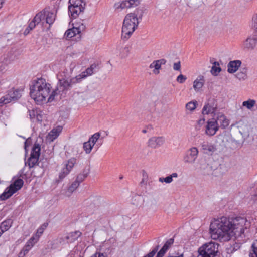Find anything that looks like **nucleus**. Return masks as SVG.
<instances>
[{"instance_id": "47", "label": "nucleus", "mask_w": 257, "mask_h": 257, "mask_svg": "<svg viewBox=\"0 0 257 257\" xmlns=\"http://www.w3.org/2000/svg\"><path fill=\"white\" fill-rule=\"evenodd\" d=\"M187 77L183 74H180L176 78V80L179 83H183L186 80Z\"/></svg>"}, {"instance_id": "58", "label": "nucleus", "mask_w": 257, "mask_h": 257, "mask_svg": "<svg viewBox=\"0 0 257 257\" xmlns=\"http://www.w3.org/2000/svg\"><path fill=\"white\" fill-rule=\"evenodd\" d=\"M168 249H169V247L167 246V245H165V244L163 245V246L161 248L162 250H164L166 252Z\"/></svg>"}, {"instance_id": "43", "label": "nucleus", "mask_w": 257, "mask_h": 257, "mask_svg": "<svg viewBox=\"0 0 257 257\" xmlns=\"http://www.w3.org/2000/svg\"><path fill=\"white\" fill-rule=\"evenodd\" d=\"M11 227V223L9 221H5L3 222L0 224V228L1 230L3 231V233L8 230L9 228Z\"/></svg>"}, {"instance_id": "23", "label": "nucleus", "mask_w": 257, "mask_h": 257, "mask_svg": "<svg viewBox=\"0 0 257 257\" xmlns=\"http://www.w3.org/2000/svg\"><path fill=\"white\" fill-rule=\"evenodd\" d=\"M72 71L69 72L66 68H62L57 74V78L58 80V83L62 82L64 80L69 78L71 77Z\"/></svg>"}, {"instance_id": "13", "label": "nucleus", "mask_w": 257, "mask_h": 257, "mask_svg": "<svg viewBox=\"0 0 257 257\" xmlns=\"http://www.w3.org/2000/svg\"><path fill=\"white\" fill-rule=\"evenodd\" d=\"M82 235L80 231H75L67 233L64 237H61L59 238V242L61 243H72L76 241Z\"/></svg>"}, {"instance_id": "2", "label": "nucleus", "mask_w": 257, "mask_h": 257, "mask_svg": "<svg viewBox=\"0 0 257 257\" xmlns=\"http://www.w3.org/2000/svg\"><path fill=\"white\" fill-rule=\"evenodd\" d=\"M30 90L31 98L37 104L43 103L47 98L48 101L51 102L53 100L56 95V92L52 90L51 84L43 78H39L34 81L31 85Z\"/></svg>"}, {"instance_id": "3", "label": "nucleus", "mask_w": 257, "mask_h": 257, "mask_svg": "<svg viewBox=\"0 0 257 257\" xmlns=\"http://www.w3.org/2000/svg\"><path fill=\"white\" fill-rule=\"evenodd\" d=\"M139 24L138 18L133 13L127 14L123 20L121 30V39L127 40L134 32Z\"/></svg>"}, {"instance_id": "53", "label": "nucleus", "mask_w": 257, "mask_h": 257, "mask_svg": "<svg viewBox=\"0 0 257 257\" xmlns=\"http://www.w3.org/2000/svg\"><path fill=\"white\" fill-rule=\"evenodd\" d=\"M30 250L25 245L21 251L26 255Z\"/></svg>"}, {"instance_id": "54", "label": "nucleus", "mask_w": 257, "mask_h": 257, "mask_svg": "<svg viewBox=\"0 0 257 257\" xmlns=\"http://www.w3.org/2000/svg\"><path fill=\"white\" fill-rule=\"evenodd\" d=\"M7 103H6V101L5 100V98H4V97H2L1 98H0V107H2L3 106V105H5V104H7Z\"/></svg>"}, {"instance_id": "11", "label": "nucleus", "mask_w": 257, "mask_h": 257, "mask_svg": "<svg viewBox=\"0 0 257 257\" xmlns=\"http://www.w3.org/2000/svg\"><path fill=\"white\" fill-rule=\"evenodd\" d=\"M85 28V26L83 24L76 23L75 24V26L66 31L64 36L67 39H71L77 34H80L82 31L84 30Z\"/></svg>"}, {"instance_id": "32", "label": "nucleus", "mask_w": 257, "mask_h": 257, "mask_svg": "<svg viewBox=\"0 0 257 257\" xmlns=\"http://www.w3.org/2000/svg\"><path fill=\"white\" fill-rule=\"evenodd\" d=\"M39 239L33 235L29 240L27 242L25 246L28 248L30 250L34 246V245L38 241Z\"/></svg>"}, {"instance_id": "6", "label": "nucleus", "mask_w": 257, "mask_h": 257, "mask_svg": "<svg viewBox=\"0 0 257 257\" xmlns=\"http://www.w3.org/2000/svg\"><path fill=\"white\" fill-rule=\"evenodd\" d=\"M24 181L21 179H18L15 180L13 183H12L7 187L5 191L1 195V200H6L12 196L15 192L20 190L23 186Z\"/></svg>"}, {"instance_id": "24", "label": "nucleus", "mask_w": 257, "mask_h": 257, "mask_svg": "<svg viewBox=\"0 0 257 257\" xmlns=\"http://www.w3.org/2000/svg\"><path fill=\"white\" fill-rule=\"evenodd\" d=\"M241 62L240 60H236L231 61L227 65V71L229 73H234L237 71L240 67Z\"/></svg>"}, {"instance_id": "60", "label": "nucleus", "mask_w": 257, "mask_h": 257, "mask_svg": "<svg viewBox=\"0 0 257 257\" xmlns=\"http://www.w3.org/2000/svg\"><path fill=\"white\" fill-rule=\"evenodd\" d=\"M3 3V0H0V9L2 8Z\"/></svg>"}, {"instance_id": "42", "label": "nucleus", "mask_w": 257, "mask_h": 257, "mask_svg": "<svg viewBox=\"0 0 257 257\" xmlns=\"http://www.w3.org/2000/svg\"><path fill=\"white\" fill-rule=\"evenodd\" d=\"M148 181V175L145 171H142V179L140 183L141 187L146 186Z\"/></svg>"}, {"instance_id": "37", "label": "nucleus", "mask_w": 257, "mask_h": 257, "mask_svg": "<svg viewBox=\"0 0 257 257\" xmlns=\"http://www.w3.org/2000/svg\"><path fill=\"white\" fill-rule=\"evenodd\" d=\"M70 172V170L64 164L59 172V178L61 179L64 178Z\"/></svg>"}, {"instance_id": "4", "label": "nucleus", "mask_w": 257, "mask_h": 257, "mask_svg": "<svg viewBox=\"0 0 257 257\" xmlns=\"http://www.w3.org/2000/svg\"><path fill=\"white\" fill-rule=\"evenodd\" d=\"M218 249V243L212 241L206 243L199 248L197 257H215Z\"/></svg>"}, {"instance_id": "62", "label": "nucleus", "mask_w": 257, "mask_h": 257, "mask_svg": "<svg viewBox=\"0 0 257 257\" xmlns=\"http://www.w3.org/2000/svg\"><path fill=\"white\" fill-rule=\"evenodd\" d=\"M142 132L143 133H146L147 132V131L146 130H142Z\"/></svg>"}, {"instance_id": "15", "label": "nucleus", "mask_w": 257, "mask_h": 257, "mask_svg": "<svg viewBox=\"0 0 257 257\" xmlns=\"http://www.w3.org/2000/svg\"><path fill=\"white\" fill-rule=\"evenodd\" d=\"M79 83L77 76L73 77H69L66 79L62 82L58 83L60 87L62 88V90H67L72 87L73 85Z\"/></svg>"}, {"instance_id": "50", "label": "nucleus", "mask_w": 257, "mask_h": 257, "mask_svg": "<svg viewBox=\"0 0 257 257\" xmlns=\"http://www.w3.org/2000/svg\"><path fill=\"white\" fill-rule=\"evenodd\" d=\"M173 69L175 70L180 71L181 69V65L180 62L178 61V62L175 63L173 65Z\"/></svg>"}, {"instance_id": "30", "label": "nucleus", "mask_w": 257, "mask_h": 257, "mask_svg": "<svg viewBox=\"0 0 257 257\" xmlns=\"http://www.w3.org/2000/svg\"><path fill=\"white\" fill-rule=\"evenodd\" d=\"M48 226V223L45 222L42 224L37 230L36 232L33 235L37 237L39 239L41 236L43 234L44 230Z\"/></svg>"}, {"instance_id": "27", "label": "nucleus", "mask_w": 257, "mask_h": 257, "mask_svg": "<svg viewBox=\"0 0 257 257\" xmlns=\"http://www.w3.org/2000/svg\"><path fill=\"white\" fill-rule=\"evenodd\" d=\"M44 12H45V21H46V23L49 24L50 25H52L55 20L56 14L49 11Z\"/></svg>"}, {"instance_id": "46", "label": "nucleus", "mask_w": 257, "mask_h": 257, "mask_svg": "<svg viewBox=\"0 0 257 257\" xmlns=\"http://www.w3.org/2000/svg\"><path fill=\"white\" fill-rule=\"evenodd\" d=\"M205 119L204 118H201L197 120L196 125V128L198 130H200L201 127L205 124Z\"/></svg>"}, {"instance_id": "51", "label": "nucleus", "mask_w": 257, "mask_h": 257, "mask_svg": "<svg viewBox=\"0 0 257 257\" xmlns=\"http://www.w3.org/2000/svg\"><path fill=\"white\" fill-rule=\"evenodd\" d=\"M36 25H37V24L35 23V22L33 20H32L29 23L28 27H29L30 30H32L33 29L35 28V27H36Z\"/></svg>"}, {"instance_id": "55", "label": "nucleus", "mask_w": 257, "mask_h": 257, "mask_svg": "<svg viewBox=\"0 0 257 257\" xmlns=\"http://www.w3.org/2000/svg\"><path fill=\"white\" fill-rule=\"evenodd\" d=\"M165 253L166 252L161 249L158 252L156 257H163Z\"/></svg>"}, {"instance_id": "19", "label": "nucleus", "mask_w": 257, "mask_h": 257, "mask_svg": "<svg viewBox=\"0 0 257 257\" xmlns=\"http://www.w3.org/2000/svg\"><path fill=\"white\" fill-rule=\"evenodd\" d=\"M95 67V66L94 64H92L89 67L87 68L85 71L76 75L79 83L87 77L91 76L93 74Z\"/></svg>"}, {"instance_id": "12", "label": "nucleus", "mask_w": 257, "mask_h": 257, "mask_svg": "<svg viewBox=\"0 0 257 257\" xmlns=\"http://www.w3.org/2000/svg\"><path fill=\"white\" fill-rule=\"evenodd\" d=\"M165 142V137L163 136H153L148 140L147 145L152 149H157L163 145Z\"/></svg>"}, {"instance_id": "25", "label": "nucleus", "mask_w": 257, "mask_h": 257, "mask_svg": "<svg viewBox=\"0 0 257 257\" xmlns=\"http://www.w3.org/2000/svg\"><path fill=\"white\" fill-rule=\"evenodd\" d=\"M205 80L202 76H199L193 82V87L195 91L198 92L203 87Z\"/></svg>"}, {"instance_id": "49", "label": "nucleus", "mask_w": 257, "mask_h": 257, "mask_svg": "<svg viewBox=\"0 0 257 257\" xmlns=\"http://www.w3.org/2000/svg\"><path fill=\"white\" fill-rule=\"evenodd\" d=\"M91 257H107V255L106 253H101L100 252H96Z\"/></svg>"}, {"instance_id": "10", "label": "nucleus", "mask_w": 257, "mask_h": 257, "mask_svg": "<svg viewBox=\"0 0 257 257\" xmlns=\"http://www.w3.org/2000/svg\"><path fill=\"white\" fill-rule=\"evenodd\" d=\"M23 91V89H13L10 90L8 93L3 97L6 101V103L8 104L12 101H15L21 98Z\"/></svg>"}, {"instance_id": "52", "label": "nucleus", "mask_w": 257, "mask_h": 257, "mask_svg": "<svg viewBox=\"0 0 257 257\" xmlns=\"http://www.w3.org/2000/svg\"><path fill=\"white\" fill-rule=\"evenodd\" d=\"M174 242V239H170L166 241V242L165 243V245H167V246L169 248L171 246V245Z\"/></svg>"}, {"instance_id": "22", "label": "nucleus", "mask_w": 257, "mask_h": 257, "mask_svg": "<svg viewBox=\"0 0 257 257\" xmlns=\"http://www.w3.org/2000/svg\"><path fill=\"white\" fill-rule=\"evenodd\" d=\"M62 130V127L61 126H58L52 130L47 136V140L49 142H53L56 139Z\"/></svg>"}, {"instance_id": "1", "label": "nucleus", "mask_w": 257, "mask_h": 257, "mask_svg": "<svg viewBox=\"0 0 257 257\" xmlns=\"http://www.w3.org/2000/svg\"><path fill=\"white\" fill-rule=\"evenodd\" d=\"M246 218L236 217L230 220L226 217L214 218L210 222L209 231L213 240L225 242L233 237L241 236L250 226Z\"/></svg>"}, {"instance_id": "57", "label": "nucleus", "mask_w": 257, "mask_h": 257, "mask_svg": "<svg viewBox=\"0 0 257 257\" xmlns=\"http://www.w3.org/2000/svg\"><path fill=\"white\" fill-rule=\"evenodd\" d=\"M31 30H30L29 27H27V28L25 30V31H24V34L25 35H28V34L30 33V32Z\"/></svg>"}, {"instance_id": "41", "label": "nucleus", "mask_w": 257, "mask_h": 257, "mask_svg": "<svg viewBox=\"0 0 257 257\" xmlns=\"http://www.w3.org/2000/svg\"><path fill=\"white\" fill-rule=\"evenodd\" d=\"M93 147L88 141L83 143V148L86 154H90Z\"/></svg>"}, {"instance_id": "56", "label": "nucleus", "mask_w": 257, "mask_h": 257, "mask_svg": "<svg viewBox=\"0 0 257 257\" xmlns=\"http://www.w3.org/2000/svg\"><path fill=\"white\" fill-rule=\"evenodd\" d=\"M6 80L4 79L0 80V91L2 90L4 88V87H3L2 86L4 84V83L5 82Z\"/></svg>"}, {"instance_id": "28", "label": "nucleus", "mask_w": 257, "mask_h": 257, "mask_svg": "<svg viewBox=\"0 0 257 257\" xmlns=\"http://www.w3.org/2000/svg\"><path fill=\"white\" fill-rule=\"evenodd\" d=\"M256 104V101L254 99H248L242 102V106L248 110H251Z\"/></svg>"}, {"instance_id": "9", "label": "nucleus", "mask_w": 257, "mask_h": 257, "mask_svg": "<svg viewBox=\"0 0 257 257\" xmlns=\"http://www.w3.org/2000/svg\"><path fill=\"white\" fill-rule=\"evenodd\" d=\"M199 154V151L196 147H193L188 150L183 157V161L185 163H194Z\"/></svg>"}, {"instance_id": "29", "label": "nucleus", "mask_w": 257, "mask_h": 257, "mask_svg": "<svg viewBox=\"0 0 257 257\" xmlns=\"http://www.w3.org/2000/svg\"><path fill=\"white\" fill-rule=\"evenodd\" d=\"M45 12L43 11L40 12L37 14L35 17L33 19V21L35 22V23L38 25L42 22L43 24L44 23V21H45Z\"/></svg>"}, {"instance_id": "63", "label": "nucleus", "mask_w": 257, "mask_h": 257, "mask_svg": "<svg viewBox=\"0 0 257 257\" xmlns=\"http://www.w3.org/2000/svg\"><path fill=\"white\" fill-rule=\"evenodd\" d=\"M0 229H1L0 228ZM2 234H3V231L1 230H0V236H1V235Z\"/></svg>"}, {"instance_id": "20", "label": "nucleus", "mask_w": 257, "mask_h": 257, "mask_svg": "<svg viewBox=\"0 0 257 257\" xmlns=\"http://www.w3.org/2000/svg\"><path fill=\"white\" fill-rule=\"evenodd\" d=\"M82 181V176L80 175L78 176L75 181H74L67 189V190L66 191L65 195L68 197L70 196L71 194L78 187L80 182Z\"/></svg>"}, {"instance_id": "44", "label": "nucleus", "mask_w": 257, "mask_h": 257, "mask_svg": "<svg viewBox=\"0 0 257 257\" xmlns=\"http://www.w3.org/2000/svg\"><path fill=\"white\" fill-rule=\"evenodd\" d=\"M236 77L240 80H244L247 78V74L246 70H244V71L238 72L236 74Z\"/></svg>"}, {"instance_id": "14", "label": "nucleus", "mask_w": 257, "mask_h": 257, "mask_svg": "<svg viewBox=\"0 0 257 257\" xmlns=\"http://www.w3.org/2000/svg\"><path fill=\"white\" fill-rule=\"evenodd\" d=\"M217 109V102L214 99H209L204 105L202 113L204 115H208L215 112Z\"/></svg>"}, {"instance_id": "38", "label": "nucleus", "mask_w": 257, "mask_h": 257, "mask_svg": "<svg viewBox=\"0 0 257 257\" xmlns=\"http://www.w3.org/2000/svg\"><path fill=\"white\" fill-rule=\"evenodd\" d=\"M249 256V257H257V240L252 243Z\"/></svg>"}, {"instance_id": "35", "label": "nucleus", "mask_w": 257, "mask_h": 257, "mask_svg": "<svg viewBox=\"0 0 257 257\" xmlns=\"http://www.w3.org/2000/svg\"><path fill=\"white\" fill-rule=\"evenodd\" d=\"M221 71V68L219 66V64L218 62H215L212 67L211 70V73L214 76H217L219 72Z\"/></svg>"}, {"instance_id": "21", "label": "nucleus", "mask_w": 257, "mask_h": 257, "mask_svg": "<svg viewBox=\"0 0 257 257\" xmlns=\"http://www.w3.org/2000/svg\"><path fill=\"white\" fill-rule=\"evenodd\" d=\"M29 115L31 120L33 121L41 122L43 119V114L42 111L38 108L29 111Z\"/></svg>"}, {"instance_id": "48", "label": "nucleus", "mask_w": 257, "mask_h": 257, "mask_svg": "<svg viewBox=\"0 0 257 257\" xmlns=\"http://www.w3.org/2000/svg\"><path fill=\"white\" fill-rule=\"evenodd\" d=\"M158 248L159 247L157 246L154 249H153L151 252H149L147 254H146L143 257H154L156 253L158 251Z\"/></svg>"}, {"instance_id": "61", "label": "nucleus", "mask_w": 257, "mask_h": 257, "mask_svg": "<svg viewBox=\"0 0 257 257\" xmlns=\"http://www.w3.org/2000/svg\"><path fill=\"white\" fill-rule=\"evenodd\" d=\"M27 147V141H26L25 142V149H26Z\"/></svg>"}, {"instance_id": "39", "label": "nucleus", "mask_w": 257, "mask_h": 257, "mask_svg": "<svg viewBox=\"0 0 257 257\" xmlns=\"http://www.w3.org/2000/svg\"><path fill=\"white\" fill-rule=\"evenodd\" d=\"M39 158L31 155L27 162L29 167L32 168L35 166L38 163Z\"/></svg>"}, {"instance_id": "33", "label": "nucleus", "mask_w": 257, "mask_h": 257, "mask_svg": "<svg viewBox=\"0 0 257 257\" xmlns=\"http://www.w3.org/2000/svg\"><path fill=\"white\" fill-rule=\"evenodd\" d=\"M178 174L176 173H172L171 175L165 178H160L159 180L160 182H165L166 183H170L173 181V178H177Z\"/></svg>"}, {"instance_id": "5", "label": "nucleus", "mask_w": 257, "mask_h": 257, "mask_svg": "<svg viewBox=\"0 0 257 257\" xmlns=\"http://www.w3.org/2000/svg\"><path fill=\"white\" fill-rule=\"evenodd\" d=\"M86 3L83 0H69L68 12L69 16L76 19L85 8Z\"/></svg>"}, {"instance_id": "8", "label": "nucleus", "mask_w": 257, "mask_h": 257, "mask_svg": "<svg viewBox=\"0 0 257 257\" xmlns=\"http://www.w3.org/2000/svg\"><path fill=\"white\" fill-rule=\"evenodd\" d=\"M219 125L217 123L215 118L208 119L204 126L205 134L209 137L214 136L219 130Z\"/></svg>"}, {"instance_id": "16", "label": "nucleus", "mask_w": 257, "mask_h": 257, "mask_svg": "<svg viewBox=\"0 0 257 257\" xmlns=\"http://www.w3.org/2000/svg\"><path fill=\"white\" fill-rule=\"evenodd\" d=\"M242 46L244 49L252 50L257 47V35H252L243 41Z\"/></svg>"}, {"instance_id": "18", "label": "nucleus", "mask_w": 257, "mask_h": 257, "mask_svg": "<svg viewBox=\"0 0 257 257\" xmlns=\"http://www.w3.org/2000/svg\"><path fill=\"white\" fill-rule=\"evenodd\" d=\"M217 123L222 128L227 127L229 124V120L226 116L222 113H218L215 118Z\"/></svg>"}, {"instance_id": "7", "label": "nucleus", "mask_w": 257, "mask_h": 257, "mask_svg": "<svg viewBox=\"0 0 257 257\" xmlns=\"http://www.w3.org/2000/svg\"><path fill=\"white\" fill-rule=\"evenodd\" d=\"M140 0H123L114 4V7L116 11L120 12L135 7L140 4Z\"/></svg>"}, {"instance_id": "26", "label": "nucleus", "mask_w": 257, "mask_h": 257, "mask_svg": "<svg viewBox=\"0 0 257 257\" xmlns=\"http://www.w3.org/2000/svg\"><path fill=\"white\" fill-rule=\"evenodd\" d=\"M201 149L204 153H213L215 151L216 148L215 146L208 142H203L201 145Z\"/></svg>"}, {"instance_id": "17", "label": "nucleus", "mask_w": 257, "mask_h": 257, "mask_svg": "<svg viewBox=\"0 0 257 257\" xmlns=\"http://www.w3.org/2000/svg\"><path fill=\"white\" fill-rule=\"evenodd\" d=\"M166 63V60L164 59H161L153 61L150 64L149 68L152 69V72L155 75L160 73V70L161 69L162 65H164Z\"/></svg>"}, {"instance_id": "34", "label": "nucleus", "mask_w": 257, "mask_h": 257, "mask_svg": "<svg viewBox=\"0 0 257 257\" xmlns=\"http://www.w3.org/2000/svg\"><path fill=\"white\" fill-rule=\"evenodd\" d=\"M40 150V146L38 144H35L33 147L31 155L39 158Z\"/></svg>"}, {"instance_id": "59", "label": "nucleus", "mask_w": 257, "mask_h": 257, "mask_svg": "<svg viewBox=\"0 0 257 257\" xmlns=\"http://www.w3.org/2000/svg\"><path fill=\"white\" fill-rule=\"evenodd\" d=\"M25 254L20 251L18 254V257H25Z\"/></svg>"}, {"instance_id": "45", "label": "nucleus", "mask_w": 257, "mask_h": 257, "mask_svg": "<svg viewBox=\"0 0 257 257\" xmlns=\"http://www.w3.org/2000/svg\"><path fill=\"white\" fill-rule=\"evenodd\" d=\"M130 50L127 46H125L121 49V51L120 53V56L122 58L126 57L129 54Z\"/></svg>"}, {"instance_id": "36", "label": "nucleus", "mask_w": 257, "mask_h": 257, "mask_svg": "<svg viewBox=\"0 0 257 257\" xmlns=\"http://www.w3.org/2000/svg\"><path fill=\"white\" fill-rule=\"evenodd\" d=\"M77 159L75 158L72 157L69 159L66 162L64 163V165L68 168L70 171L76 163Z\"/></svg>"}, {"instance_id": "40", "label": "nucleus", "mask_w": 257, "mask_h": 257, "mask_svg": "<svg viewBox=\"0 0 257 257\" xmlns=\"http://www.w3.org/2000/svg\"><path fill=\"white\" fill-rule=\"evenodd\" d=\"M100 137V134L99 133H96L89 138L88 141L94 146L99 139Z\"/></svg>"}, {"instance_id": "31", "label": "nucleus", "mask_w": 257, "mask_h": 257, "mask_svg": "<svg viewBox=\"0 0 257 257\" xmlns=\"http://www.w3.org/2000/svg\"><path fill=\"white\" fill-rule=\"evenodd\" d=\"M197 105V102L195 100L188 102L185 106L186 111L193 112L194 111Z\"/></svg>"}]
</instances>
